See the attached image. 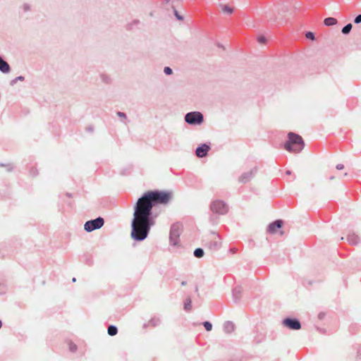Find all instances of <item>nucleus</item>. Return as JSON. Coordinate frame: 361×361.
I'll return each instance as SVG.
<instances>
[{
	"label": "nucleus",
	"instance_id": "obj_10",
	"mask_svg": "<svg viewBox=\"0 0 361 361\" xmlns=\"http://www.w3.org/2000/svg\"><path fill=\"white\" fill-rule=\"evenodd\" d=\"M178 0H165V4L170 6L173 14L178 20H180V13L177 10V3Z\"/></svg>",
	"mask_w": 361,
	"mask_h": 361
},
{
	"label": "nucleus",
	"instance_id": "obj_26",
	"mask_svg": "<svg viewBox=\"0 0 361 361\" xmlns=\"http://www.w3.org/2000/svg\"><path fill=\"white\" fill-rule=\"evenodd\" d=\"M22 9L25 13L29 12L31 10V6L27 3H25L22 6Z\"/></svg>",
	"mask_w": 361,
	"mask_h": 361
},
{
	"label": "nucleus",
	"instance_id": "obj_1",
	"mask_svg": "<svg viewBox=\"0 0 361 361\" xmlns=\"http://www.w3.org/2000/svg\"><path fill=\"white\" fill-rule=\"evenodd\" d=\"M172 197L171 192L166 190H147L137 200L133 207V219L130 223V237L137 242L145 240L161 210L160 204H167Z\"/></svg>",
	"mask_w": 361,
	"mask_h": 361
},
{
	"label": "nucleus",
	"instance_id": "obj_12",
	"mask_svg": "<svg viewBox=\"0 0 361 361\" xmlns=\"http://www.w3.org/2000/svg\"><path fill=\"white\" fill-rule=\"evenodd\" d=\"M283 225V221L282 220H276L272 223H271L268 228H267V231L269 233H276V231L277 229L279 228H281V226Z\"/></svg>",
	"mask_w": 361,
	"mask_h": 361
},
{
	"label": "nucleus",
	"instance_id": "obj_30",
	"mask_svg": "<svg viewBox=\"0 0 361 361\" xmlns=\"http://www.w3.org/2000/svg\"><path fill=\"white\" fill-rule=\"evenodd\" d=\"M164 73L167 75H170L173 74V70L169 66H165L164 68Z\"/></svg>",
	"mask_w": 361,
	"mask_h": 361
},
{
	"label": "nucleus",
	"instance_id": "obj_32",
	"mask_svg": "<svg viewBox=\"0 0 361 361\" xmlns=\"http://www.w3.org/2000/svg\"><path fill=\"white\" fill-rule=\"evenodd\" d=\"M354 23L356 24H359L361 23V14L357 16L354 19Z\"/></svg>",
	"mask_w": 361,
	"mask_h": 361
},
{
	"label": "nucleus",
	"instance_id": "obj_40",
	"mask_svg": "<svg viewBox=\"0 0 361 361\" xmlns=\"http://www.w3.org/2000/svg\"><path fill=\"white\" fill-rule=\"evenodd\" d=\"M72 281H73V282H75V281H76V279H75V277H73V278L72 279Z\"/></svg>",
	"mask_w": 361,
	"mask_h": 361
},
{
	"label": "nucleus",
	"instance_id": "obj_16",
	"mask_svg": "<svg viewBox=\"0 0 361 361\" xmlns=\"http://www.w3.org/2000/svg\"><path fill=\"white\" fill-rule=\"evenodd\" d=\"M234 324L231 322H226L224 324V331L227 334H230L234 330Z\"/></svg>",
	"mask_w": 361,
	"mask_h": 361
},
{
	"label": "nucleus",
	"instance_id": "obj_35",
	"mask_svg": "<svg viewBox=\"0 0 361 361\" xmlns=\"http://www.w3.org/2000/svg\"><path fill=\"white\" fill-rule=\"evenodd\" d=\"M336 168L338 170H341V169H343L344 168V166L343 164H338L336 165Z\"/></svg>",
	"mask_w": 361,
	"mask_h": 361
},
{
	"label": "nucleus",
	"instance_id": "obj_37",
	"mask_svg": "<svg viewBox=\"0 0 361 361\" xmlns=\"http://www.w3.org/2000/svg\"><path fill=\"white\" fill-rule=\"evenodd\" d=\"M87 130L88 132H92L93 131V127L92 126H89L87 128Z\"/></svg>",
	"mask_w": 361,
	"mask_h": 361
},
{
	"label": "nucleus",
	"instance_id": "obj_27",
	"mask_svg": "<svg viewBox=\"0 0 361 361\" xmlns=\"http://www.w3.org/2000/svg\"><path fill=\"white\" fill-rule=\"evenodd\" d=\"M68 348H69V350L72 353H75L76 350H77V345L73 343V342H70L68 343Z\"/></svg>",
	"mask_w": 361,
	"mask_h": 361
},
{
	"label": "nucleus",
	"instance_id": "obj_15",
	"mask_svg": "<svg viewBox=\"0 0 361 361\" xmlns=\"http://www.w3.org/2000/svg\"><path fill=\"white\" fill-rule=\"evenodd\" d=\"M242 288L236 287L233 290V297L235 302H238L241 298Z\"/></svg>",
	"mask_w": 361,
	"mask_h": 361
},
{
	"label": "nucleus",
	"instance_id": "obj_28",
	"mask_svg": "<svg viewBox=\"0 0 361 361\" xmlns=\"http://www.w3.org/2000/svg\"><path fill=\"white\" fill-rule=\"evenodd\" d=\"M202 324L207 331H210L212 329V324L209 322H204Z\"/></svg>",
	"mask_w": 361,
	"mask_h": 361
},
{
	"label": "nucleus",
	"instance_id": "obj_11",
	"mask_svg": "<svg viewBox=\"0 0 361 361\" xmlns=\"http://www.w3.org/2000/svg\"><path fill=\"white\" fill-rule=\"evenodd\" d=\"M210 149V146L207 144H202L199 147H197L195 150V154L197 157L200 158L204 157L207 155L209 150Z\"/></svg>",
	"mask_w": 361,
	"mask_h": 361
},
{
	"label": "nucleus",
	"instance_id": "obj_19",
	"mask_svg": "<svg viewBox=\"0 0 361 361\" xmlns=\"http://www.w3.org/2000/svg\"><path fill=\"white\" fill-rule=\"evenodd\" d=\"M324 23L326 26L334 25L337 23V20L334 18L329 17L324 19Z\"/></svg>",
	"mask_w": 361,
	"mask_h": 361
},
{
	"label": "nucleus",
	"instance_id": "obj_18",
	"mask_svg": "<svg viewBox=\"0 0 361 361\" xmlns=\"http://www.w3.org/2000/svg\"><path fill=\"white\" fill-rule=\"evenodd\" d=\"M184 310L186 312H190L192 310V301L190 298H185L183 305Z\"/></svg>",
	"mask_w": 361,
	"mask_h": 361
},
{
	"label": "nucleus",
	"instance_id": "obj_24",
	"mask_svg": "<svg viewBox=\"0 0 361 361\" xmlns=\"http://www.w3.org/2000/svg\"><path fill=\"white\" fill-rule=\"evenodd\" d=\"M24 80H25L24 76L19 75V76L15 78L14 79L11 80V82H10V85L11 86H13L17 82H18V81H23Z\"/></svg>",
	"mask_w": 361,
	"mask_h": 361
},
{
	"label": "nucleus",
	"instance_id": "obj_23",
	"mask_svg": "<svg viewBox=\"0 0 361 361\" xmlns=\"http://www.w3.org/2000/svg\"><path fill=\"white\" fill-rule=\"evenodd\" d=\"M161 323V321L159 318H152L149 321L148 325L156 326Z\"/></svg>",
	"mask_w": 361,
	"mask_h": 361
},
{
	"label": "nucleus",
	"instance_id": "obj_33",
	"mask_svg": "<svg viewBox=\"0 0 361 361\" xmlns=\"http://www.w3.org/2000/svg\"><path fill=\"white\" fill-rule=\"evenodd\" d=\"M117 115L120 118H126V114L121 111H118Z\"/></svg>",
	"mask_w": 361,
	"mask_h": 361
},
{
	"label": "nucleus",
	"instance_id": "obj_14",
	"mask_svg": "<svg viewBox=\"0 0 361 361\" xmlns=\"http://www.w3.org/2000/svg\"><path fill=\"white\" fill-rule=\"evenodd\" d=\"M346 239L350 244L353 245H357L360 241L358 235L354 233H349Z\"/></svg>",
	"mask_w": 361,
	"mask_h": 361
},
{
	"label": "nucleus",
	"instance_id": "obj_25",
	"mask_svg": "<svg viewBox=\"0 0 361 361\" xmlns=\"http://www.w3.org/2000/svg\"><path fill=\"white\" fill-rule=\"evenodd\" d=\"M1 167H5L8 172H11L13 170V166L11 164H3L0 162Z\"/></svg>",
	"mask_w": 361,
	"mask_h": 361
},
{
	"label": "nucleus",
	"instance_id": "obj_5",
	"mask_svg": "<svg viewBox=\"0 0 361 361\" xmlns=\"http://www.w3.org/2000/svg\"><path fill=\"white\" fill-rule=\"evenodd\" d=\"M185 121L191 126H200L204 121V116L200 111H191L185 114Z\"/></svg>",
	"mask_w": 361,
	"mask_h": 361
},
{
	"label": "nucleus",
	"instance_id": "obj_43",
	"mask_svg": "<svg viewBox=\"0 0 361 361\" xmlns=\"http://www.w3.org/2000/svg\"><path fill=\"white\" fill-rule=\"evenodd\" d=\"M286 173H287L288 175H289V174H290V171H286Z\"/></svg>",
	"mask_w": 361,
	"mask_h": 361
},
{
	"label": "nucleus",
	"instance_id": "obj_29",
	"mask_svg": "<svg viewBox=\"0 0 361 361\" xmlns=\"http://www.w3.org/2000/svg\"><path fill=\"white\" fill-rule=\"evenodd\" d=\"M101 79L103 82L106 84L109 83L111 81L110 78L108 75L104 74L101 75Z\"/></svg>",
	"mask_w": 361,
	"mask_h": 361
},
{
	"label": "nucleus",
	"instance_id": "obj_36",
	"mask_svg": "<svg viewBox=\"0 0 361 361\" xmlns=\"http://www.w3.org/2000/svg\"><path fill=\"white\" fill-rule=\"evenodd\" d=\"M138 23H139V20H134L130 25H137Z\"/></svg>",
	"mask_w": 361,
	"mask_h": 361
},
{
	"label": "nucleus",
	"instance_id": "obj_9",
	"mask_svg": "<svg viewBox=\"0 0 361 361\" xmlns=\"http://www.w3.org/2000/svg\"><path fill=\"white\" fill-rule=\"evenodd\" d=\"M283 324L292 330H298L301 328L300 322L297 319L286 318L283 320Z\"/></svg>",
	"mask_w": 361,
	"mask_h": 361
},
{
	"label": "nucleus",
	"instance_id": "obj_17",
	"mask_svg": "<svg viewBox=\"0 0 361 361\" xmlns=\"http://www.w3.org/2000/svg\"><path fill=\"white\" fill-rule=\"evenodd\" d=\"M107 333L109 336H114L118 334V328L116 326L111 324L107 328Z\"/></svg>",
	"mask_w": 361,
	"mask_h": 361
},
{
	"label": "nucleus",
	"instance_id": "obj_20",
	"mask_svg": "<svg viewBox=\"0 0 361 361\" xmlns=\"http://www.w3.org/2000/svg\"><path fill=\"white\" fill-rule=\"evenodd\" d=\"M193 255L196 258H202L204 255V252L203 249L199 247L195 250Z\"/></svg>",
	"mask_w": 361,
	"mask_h": 361
},
{
	"label": "nucleus",
	"instance_id": "obj_8",
	"mask_svg": "<svg viewBox=\"0 0 361 361\" xmlns=\"http://www.w3.org/2000/svg\"><path fill=\"white\" fill-rule=\"evenodd\" d=\"M257 168L253 167L250 171L243 173L239 178L238 181L242 183H246L249 182L257 173Z\"/></svg>",
	"mask_w": 361,
	"mask_h": 361
},
{
	"label": "nucleus",
	"instance_id": "obj_13",
	"mask_svg": "<svg viewBox=\"0 0 361 361\" xmlns=\"http://www.w3.org/2000/svg\"><path fill=\"white\" fill-rule=\"evenodd\" d=\"M11 68L8 63L0 56V72L6 74L11 72Z\"/></svg>",
	"mask_w": 361,
	"mask_h": 361
},
{
	"label": "nucleus",
	"instance_id": "obj_34",
	"mask_svg": "<svg viewBox=\"0 0 361 361\" xmlns=\"http://www.w3.org/2000/svg\"><path fill=\"white\" fill-rule=\"evenodd\" d=\"M265 41H266V38L264 36H261V37H258V42L259 43H264Z\"/></svg>",
	"mask_w": 361,
	"mask_h": 361
},
{
	"label": "nucleus",
	"instance_id": "obj_31",
	"mask_svg": "<svg viewBox=\"0 0 361 361\" xmlns=\"http://www.w3.org/2000/svg\"><path fill=\"white\" fill-rule=\"evenodd\" d=\"M305 37L307 39H311V40H314V39H315L314 34L312 32H307L305 33Z\"/></svg>",
	"mask_w": 361,
	"mask_h": 361
},
{
	"label": "nucleus",
	"instance_id": "obj_7",
	"mask_svg": "<svg viewBox=\"0 0 361 361\" xmlns=\"http://www.w3.org/2000/svg\"><path fill=\"white\" fill-rule=\"evenodd\" d=\"M211 210L216 214L224 215L228 211V207L226 204L220 200L214 201L210 205Z\"/></svg>",
	"mask_w": 361,
	"mask_h": 361
},
{
	"label": "nucleus",
	"instance_id": "obj_44",
	"mask_svg": "<svg viewBox=\"0 0 361 361\" xmlns=\"http://www.w3.org/2000/svg\"><path fill=\"white\" fill-rule=\"evenodd\" d=\"M181 285L182 286L185 285V283L182 281Z\"/></svg>",
	"mask_w": 361,
	"mask_h": 361
},
{
	"label": "nucleus",
	"instance_id": "obj_3",
	"mask_svg": "<svg viewBox=\"0 0 361 361\" xmlns=\"http://www.w3.org/2000/svg\"><path fill=\"white\" fill-rule=\"evenodd\" d=\"M204 245L206 248L211 251H216L221 246V240L220 236L216 233H212L209 236L204 240Z\"/></svg>",
	"mask_w": 361,
	"mask_h": 361
},
{
	"label": "nucleus",
	"instance_id": "obj_4",
	"mask_svg": "<svg viewBox=\"0 0 361 361\" xmlns=\"http://www.w3.org/2000/svg\"><path fill=\"white\" fill-rule=\"evenodd\" d=\"M180 224L176 222L173 224L170 228L169 242L172 246H178L180 242Z\"/></svg>",
	"mask_w": 361,
	"mask_h": 361
},
{
	"label": "nucleus",
	"instance_id": "obj_39",
	"mask_svg": "<svg viewBox=\"0 0 361 361\" xmlns=\"http://www.w3.org/2000/svg\"><path fill=\"white\" fill-rule=\"evenodd\" d=\"M66 196L68 197H72V194L69 193V192H67L66 193Z\"/></svg>",
	"mask_w": 361,
	"mask_h": 361
},
{
	"label": "nucleus",
	"instance_id": "obj_41",
	"mask_svg": "<svg viewBox=\"0 0 361 361\" xmlns=\"http://www.w3.org/2000/svg\"><path fill=\"white\" fill-rule=\"evenodd\" d=\"M2 321L0 319V329L2 327Z\"/></svg>",
	"mask_w": 361,
	"mask_h": 361
},
{
	"label": "nucleus",
	"instance_id": "obj_38",
	"mask_svg": "<svg viewBox=\"0 0 361 361\" xmlns=\"http://www.w3.org/2000/svg\"><path fill=\"white\" fill-rule=\"evenodd\" d=\"M31 173L33 175V176H35L37 174V172L35 170H32L31 171Z\"/></svg>",
	"mask_w": 361,
	"mask_h": 361
},
{
	"label": "nucleus",
	"instance_id": "obj_22",
	"mask_svg": "<svg viewBox=\"0 0 361 361\" xmlns=\"http://www.w3.org/2000/svg\"><path fill=\"white\" fill-rule=\"evenodd\" d=\"M352 27H353L352 24H351V23H348V24L345 25L342 28L341 32H342V33H343V35H348V34H349V33H350V30H351Z\"/></svg>",
	"mask_w": 361,
	"mask_h": 361
},
{
	"label": "nucleus",
	"instance_id": "obj_21",
	"mask_svg": "<svg viewBox=\"0 0 361 361\" xmlns=\"http://www.w3.org/2000/svg\"><path fill=\"white\" fill-rule=\"evenodd\" d=\"M221 10L224 13L231 14L233 12V8L228 5H222Z\"/></svg>",
	"mask_w": 361,
	"mask_h": 361
},
{
	"label": "nucleus",
	"instance_id": "obj_6",
	"mask_svg": "<svg viewBox=\"0 0 361 361\" xmlns=\"http://www.w3.org/2000/svg\"><path fill=\"white\" fill-rule=\"evenodd\" d=\"M104 224V219L101 216H98L94 219L87 221L84 224V230L90 233L95 230L101 228Z\"/></svg>",
	"mask_w": 361,
	"mask_h": 361
},
{
	"label": "nucleus",
	"instance_id": "obj_2",
	"mask_svg": "<svg viewBox=\"0 0 361 361\" xmlns=\"http://www.w3.org/2000/svg\"><path fill=\"white\" fill-rule=\"evenodd\" d=\"M288 137V140L284 145L287 151L298 153L302 150L305 143L301 136L294 133H289Z\"/></svg>",
	"mask_w": 361,
	"mask_h": 361
},
{
	"label": "nucleus",
	"instance_id": "obj_42",
	"mask_svg": "<svg viewBox=\"0 0 361 361\" xmlns=\"http://www.w3.org/2000/svg\"><path fill=\"white\" fill-rule=\"evenodd\" d=\"M334 176L329 177V180H334Z\"/></svg>",
	"mask_w": 361,
	"mask_h": 361
}]
</instances>
